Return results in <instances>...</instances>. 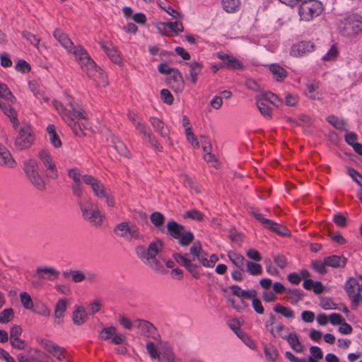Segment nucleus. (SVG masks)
Instances as JSON below:
<instances>
[{"instance_id": "obj_1", "label": "nucleus", "mask_w": 362, "mask_h": 362, "mask_svg": "<svg viewBox=\"0 0 362 362\" xmlns=\"http://www.w3.org/2000/svg\"><path fill=\"white\" fill-rule=\"evenodd\" d=\"M163 242L160 238H155L147 247L137 245L135 247L136 257L146 266L156 272H163L164 267L157 257L162 252Z\"/></svg>"}, {"instance_id": "obj_2", "label": "nucleus", "mask_w": 362, "mask_h": 362, "mask_svg": "<svg viewBox=\"0 0 362 362\" xmlns=\"http://www.w3.org/2000/svg\"><path fill=\"white\" fill-rule=\"evenodd\" d=\"M73 54L78 61L81 68L86 75L95 81L98 86H105L107 84L106 76L90 58L88 52L81 46L74 47Z\"/></svg>"}, {"instance_id": "obj_3", "label": "nucleus", "mask_w": 362, "mask_h": 362, "mask_svg": "<svg viewBox=\"0 0 362 362\" xmlns=\"http://www.w3.org/2000/svg\"><path fill=\"white\" fill-rule=\"evenodd\" d=\"M70 108L72 111H69L64 115V120L71 127L73 132L78 136L85 135L83 129H88L89 124L85 112L82 109H77L74 101H69Z\"/></svg>"}, {"instance_id": "obj_4", "label": "nucleus", "mask_w": 362, "mask_h": 362, "mask_svg": "<svg viewBox=\"0 0 362 362\" xmlns=\"http://www.w3.org/2000/svg\"><path fill=\"white\" fill-rule=\"evenodd\" d=\"M83 182L90 186L94 194L99 199H105L106 204L109 207H113L115 204L114 198L110 191L107 189L104 184L90 175H83L82 176Z\"/></svg>"}, {"instance_id": "obj_5", "label": "nucleus", "mask_w": 362, "mask_h": 362, "mask_svg": "<svg viewBox=\"0 0 362 362\" xmlns=\"http://www.w3.org/2000/svg\"><path fill=\"white\" fill-rule=\"evenodd\" d=\"M339 33L346 37H354L362 32V16L351 14L340 21L338 25Z\"/></svg>"}, {"instance_id": "obj_6", "label": "nucleus", "mask_w": 362, "mask_h": 362, "mask_svg": "<svg viewBox=\"0 0 362 362\" xmlns=\"http://www.w3.org/2000/svg\"><path fill=\"white\" fill-rule=\"evenodd\" d=\"M23 169L29 182L37 189L43 190L46 183L38 170L37 162L32 158L27 159L23 163Z\"/></svg>"}, {"instance_id": "obj_7", "label": "nucleus", "mask_w": 362, "mask_h": 362, "mask_svg": "<svg viewBox=\"0 0 362 362\" xmlns=\"http://www.w3.org/2000/svg\"><path fill=\"white\" fill-rule=\"evenodd\" d=\"M166 228L169 235L178 240V243L182 246L189 245L194 240L193 233L189 230H186L182 225L175 221H168Z\"/></svg>"}, {"instance_id": "obj_8", "label": "nucleus", "mask_w": 362, "mask_h": 362, "mask_svg": "<svg viewBox=\"0 0 362 362\" xmlns=\"http://www.w3.org/2000/svg\"><path fill=\"white\" fill-rule=\"evenodd\" d=\"M322 9V5L319 1L306 0L300 4L298 13L302 20L309 21L319 16Z\"/></svg>"}, {"instance_id": "obj_9", "label": "nucleus", "mask_w": 362, "mask_h": 362, "mask_svg": "<svg viewBox=\"0 0 362 362\" xmlns=\"http://www.w3.org/2000/svg\"><path fill=\"white\" fill-rule=\"evenodd\" d=\"M116 235L123 238L126 240H141L144 236L139 232V228L129 222H122L117 224L114 229Z\"/></svg>"}, {"instance_id": "obj_10", "label": "nucleus", "mask_w": 362, "mask_h": 362, "mask_svg": "<svg viewBox=\"0 0 362 362\" xmlns=\"http://www.w3.org/2000/svg\"><path fill=\"white\" fill-rule=\"evenodd\" d=\"M35 136L30 126L23 125L21 127L18 135L14 141L15 148L18 151L26 149L33 144Z\"/></svg>"}, {"instance_id": "obj_11", "label": "nucleus", "mask_w": 362, "mask_h": 362, "mask_svg": "<svg viewBox=\"0 0 362 362\" xmlns=\"http://www.w3.org/2000/svg\"><path fill=\"white\" fill-rule=\"evenodd\" d=\"M82 211L83 217L96 226H101L103 216L96 208L93 207V203L90 201L87 205L78 203Z\"/></svg>"}, {"instance_id": "obj_12", "label": "nucleus", "mask_w": 362, "mask_h": 362, "mask_svg": "<svg viewBox=\"0 0 362 362\" xmlns=\"http://www.w3.org/2000/svg\"><path fill=\"white\" fill-rule=\"evenodd\" d=\"M38 157L45 168L46 177L53 180L57 179L59 173L51 154L45 150H41L38 153Z\"/></svg>"}, {"instance_id": "obj_13", "label": "nucleus", "mask_w": 362, "mask_h": 362, "mask_svg": "<svg viewBox=\"0 0 362 362\" xmlns=\"http://www.w3.org/2000/svg\"><path fill=\"white\" fill-rule=\"evenodd\" d=\"M359 284L357 281V280L353 277L349 278L345 283L344 285V289L349 297V298L351 300L352 304H353V308H355L357 307L358 304L360 302H362V296L358 292V291L356 293L355 292V288L357 287L359 288Z\"/></svg>"}, {"instance_id": "obj_14", "label": "nucleus", "mask_w": 362, "mask_h": 362, "mask_svg": "<svg viewBox=\"0 0 362 362\" xmlns=\"http://www.w3.org/2000/svg\"><path fill=\"white\" fill-rule=\"evenodd\" d=\"M41 344L43 348L57 360L62 361L66 358V349L52 341L45 339L42 340Z\"/></svg>"}, {"instance_id": "obj_15", "label": "nucleus", "mask_w": 362, "mask_h": 362, "mask_svg": "<svg viewBox=\"0 0 362 362\" xmlns=\"http://www.w3.org/2000/svg\"><path fill=\"white\" fill-rule=\"evenodd\" d=\"M315 45L310 41H302L293 45L291 49V55L300 57L314 50Z\"/></svg>"}, {"instance_id": "obj_16", "label": "nucleus", "mask_w": 362, "mask_h": 362, "mask_svg": "<svg viewBox=\"0 0 362 362\" xmlns=\"http://www.w3.org/2000/svg\"><path fill=\"white\" fill-rule=\"evenodd\" d=\"M134 327L141 331V334L146 337L155 338L156 335V328L150 322L144 320L137 319L134 321Z\"/></svg>"}, {"instance_id": "obj_17", "label": "nucleus", "mask_w": 362, "mask_h": 362, "mask_svg": "<svg viewBox=\"0 0 362 362\" xmlns=\"http://www.w3.org/2000/svg\"><path fill=\"white\" fill-rule=\"evenodd\" d=\"M149 122L155 131L158 133L161 137L171 144L170 129L168 126L161 119L156 117H151Z\"/></svg>"}, {"instance_id": "obj_18", "label": "nucleus", "mask_w": 362, "mask_h": 362, "mask_svg": "<svg viewBox=\"0 0 362 362\" xmlns=\"http://www.w3.org/2000/svg\"><path fill=\"white\" fill-rule=\"evenodd\" d=\"M217 57L222 60L221 67L231 69H241L243 67V64L239 60L230 55L217 53Z\"/></svg>"}, {"instance_id": "obj_19", "label": "nucleus", "mask_w": 362, "mask_h": 362, "mask_svg": "<svg viewBox=\"0 0 362 362\" xmlns=\"http://www.w3.org/2000/svg\"><path fill=\"white\" fill-rule=\"evenodd\" d=\"M36 275L40 280H54L57 279L59 272L53 267H40L36 269Z\"/></svg>"}, {"instance_id": "obj_20", "label": "nucleus", "mask_w": 362, "mask_h": 362, "mask_svg": "<svg viewBox=\"0 0 362 362\" xmlns=\"http://www.w3.org/2000/svg\"><path fill=\"white\" fill-rule=\"evenodd\" d=\"M0 165L8 168H13L16 165V162L11 153L2 144H0Z\"/></svg>"}, {"instance_id": "obj_21", "label": "nucleus", "mask_w": 362, "mask_h": 362, "mask_svg": "<svg viewBox=\"0 0 362 362\" xmlns=\"http://www.w3.org/2000/svg\"><path fill=\"white\" fill-rule=\"evenodd\" d=\"M186 65L189 67V76H187V79L190 80L193 84H195L198 80L197 76L203 69V64L199 62L192 61L187 62Z\"/></svg>"}, {"instance_id": "obj_22", "label": "nucleus", "mask_w": 362, "mask_h": 362, "mask_svg": "<svg viewBox=\"0 0 362 362\" xmlns=\"http://www.w3.org/2000/svg\"><path fill=\"white\" fill-rule=\"evenodd\" d=\"M101 47L107 54L109 58L115 64H121L122 60L118 51L110 42H103L100 43Z\"/></svg>"}, {"instance_id": "obj_23", "label": "nucleus", "mask_w": 362, "mask_h": 362, "mask_svg": "<svg viewBox=\"0 0 362 362\" xmlns=\"http://www.w3.org/2000/svg\"><path fill=\"white\" fill-rule=\"evenodd\" d=\"M53 35L62 46L68 51L73 52L74 47H76L74 46V43L66 34H64L61 30L57 29L54 30Z\"/></svg>"}, {"instance_id": "obj_24", "label": "nucleus", "mask_w": 362, "mask_h": 362, "mask_svg": "<svg viewBox=\"0 0 362 362\" xmlns=\"http://www.w3.org/2000/svg\"><path fill=\"white\" fill-rule=\"evenodd\" d=\"M347 262V259L344 256L331 255L325 257V264L332 268H344Z\"/></svg>"}, {"instance_id": "obj_25", "label": "nucleus", "mask_w": 362, "mask_h": 362, "mask_svg": "<svg viewBox=\"0 0 362 362\" xmlns=\"http://www.w3.org/2000/svg\"><path fill=\"white\" fill-rule=\"evenodd\" d=\"M282 339L287 341L291 347L297 353H302L304 346L300 343L298 336L296 332H291L287 336H281Z\"/></svg>"}, {"instance_id": "obj_26", "label": "nucleus", "mask_w": 362, "mask_h": 362, "mask_svg": "<svg viewBox=\"0 0 362 362\" xmlns=\"http://www.w3.org/2000/svg\"><path fill=\"white\" fill-rule=\"evenodd\" d=\"M87 317V313L83 306L77 305L75 307L72 316L73 322L75 325H82L86 322Z\"/></svg>"}, {"instance_id": "obj_27", "label": "nucleus", "mask_w": 362, "mask_h": 362, "mask_svg": "<svg viewBox=\"0 0 362 362\" xmlns=\"http://www.w3.org/2000/svg\"><path fill=\"white\" fill-rule=\"evenodd\" d=\"M228 257L237 268L240 271H245L247 260H246L243 255L235 252L229 251L228 252Z\"/></svg>"}, {"instance_id": "obj_28", "label": "nucleus", "mask_w": 362, "mask_h": 362, "mask_svg": "<svg viewBox=\"0 0 362 362\" xmlns=\"http://www.w3.org/2000/svg\"><path fill=\"white\" fill-rule=\"evenodd\" d=\"M0 109L4 113L7 115L13 124V127L16 129L19 124L18 120L16 116L14 110L11 107V105L6 104L0 100Z\"/></svg>"}, {"instance_id": "obj_29", "label": "nucleus", "mask_w": 362, "mask_h": 362, "mask_svg": "<svg viewBox=\"0 0 362 362\" xmlns=\"http://www.w3.org/2000/svg\"><path fill=\"white\" fill-rule=\"evenodd\" d=\"M67 301L64 298L59 299L54 309V318L55 322L57 324H60L62 322V319L64 317V313L66 310Z\"/></svg>"}, {"instance_id": "obj_30", "label": "nucleus", "mask_w": 362, "mask_h": 362, "mask_svg": "<svg viewBox=\"0 0 362 362\" xmlns=\"http://www.w3.org/2000/svg\"><path fill=\"white\" fill-rule=\"evenodd\" d=\"M0 100L6 104H13L15 100L7 86L0 82Z\"/></svg>"}, {"instance_id": "obj_31", "label": "nucleus", "mask_w": 362, "mask_h": 362, "mask_svg": "<svg viewBox=\"0 0 362 362\" xmlns=\"http://www.w3.org/2000/svg\"><path fill=\"white\" fill-rule=\"evenodd\" d=\"M269 223L265 224L264 227L267 229L271 230L273 232L281 235H288L289 234V230L281 225L278 224L272 221V220H269Z\"/></svg>"}, {"instance_id": "obj_32", "label": "nucleus", "mask_w": 362, "mask_h": 362, "mask_svg": "<svg viewBox=\"0 0 362 362\" xmlns=\"http://www.w3.org/2000/svg\"><path fill=\"white\" fill-rule=\"evenodd\" d=\"M160 354L163 355V359L166 362H173L175 356L171 347L167 342L160 343Z\"/></svg>"}, {"instance_id": "obj_33", "label": "nucleus", "mask_w": 362, "mask_h": 362, "mask_svg": "<svg viewBox=\"0 0 362 362\" xmlns=\"http://www.w3.org/2000/svg\"><path fill=\"white\" fill-rule=\"evenodd\" d=\"M112 146L119 153L127 158L130 157V152L125 146V144L118 138H115L112 140Z\"/></svg>"}, {"instance_id": "obj_34", "label": "nucleus", "mask_w": 362, "mask_h": 362, "mask_svg": "<svg viewBox=\"0 0 362 362\" xmlns=\"http://www.w3.org/2000/svg\"><path fill=\"white\" fill-rule=\"evenodd\" d=\"M256 105L262 115L267 118L271 117L272 110L267 103L264 102V99H261L259 97L257 96Z\"/></svg>"}, {"instance_id": "obj_35", "label": "nucleus", "mask_w": 362, "mask_h": 362, "mask_svg": "<svg viewBox=\"0 0 362 362\" xmlns=\"http://www.w3.org/2000/svg\"><path fill=\"white\" fill-rule=\"evenodd\" d=\"M47 133L49 136V141L52 146L59 148L62 146L61 140L55 131V127L53 124H49L47 128Z\"/></svg>"}, {"instance_id": "obj_36", "label": "nucleus", "mask_w": 362, "mask_h": 362, "mask_svg": "<svg viewBox=\"0 0 362 362\" xmlns=\"http://www.w3.org/2000/svg\"><path fill=\"white\" fill-rule=\"evenodd\" d=\"M269 70L278 81H282L287 76V71L279 65L272 64Z\"/></svg>"}, {"instance_id": "obj_37", "label": "nucleus", "mask_w": 362, "mask_h": 362, "mask_svg": "<svg viewBox=\"0 0 362 362\" xmlns=\"http://www.w3.org/2000/svg\"><path fill=\"white\" fill-rule=\"evenodd\" d=\"M327 121L340 131H346V124L343 119H340L334 115H329L327 117Z\"/></svg>"}, {"instance_id": "obj_38", "label": "nucleus", "mask_w": 362, "mask_h": 362, "mask_svg": "<svg viewBox=\"0 0 362 362\" xmlns=\"http://www.w3.org/2000/svg\"><path fill=\"white\" fill-rule=\"evenodd\" d=\"M261 99H264V102H270L272 105L279 107L282 104V101L279 98V97L271 93V92H265L260 95H257Z\"/></svg>"}, {"instance_id": "obj_39", "label": "nucleus", "mask_w": 362, "mask_h": 362, "mask_svg": "<svg viewBox=\"0 0 362 362\" xmlns=\"http://www.w3.org/2000/svg\"><path fill=\"white\" fill-rule=\"evenodd\" d=\"M286 293L289 295L288 298L291 299L292 304H296L304 296L303 291L297 288H288Z\"/></svg>"}, {"instance_id": "obj_40", "label": "nucleus", "mask_w": 362, "mask_h": 362, "mask_svg": "<svg viewBox=\"0 0 362 362\" xmlns=\"http://www.w3.org/2000/svg\"><path fill=\"white\" fill-rule=\"evenodd\" d=\"M223 8L228 13H235L240 7L239 0H222Z\"/></svg>"}, {"instance_id": "obj_41", "label": "nucleus", "mask_w": 362, "mask_h": 362, "mask_svg": "<svg viewBox=\"0 0 362 362\" xmlns=\"http://www.w3.org/2000/svg\"><path fill=\"white\" fill-rule=\"evenodd\" d=\"M169 85L178 82L180 88L184 85V80L182 74L177 69H174L168 78Z\"/></svg>"}, {"instance_id": "obj_42", "label": "nucleus", "mask_w": 362, "mask_h": 362, "mask_svg": "<svg viewBox=\"0 0 362 362\" xmlns=\"http://www.w3.org/2000/svg\"><path fill=\"white\" fill-rule=\"evenodd\" d=\"M245 271L247 272L250 275L256 276L262 274V269L260 264L247 261Z\"/></svg>"}, {"instance_id": "obj_43", "label": "nucleus", "mask_w": 362, "mask_h": 362, "mask_svg": "<svg viewBox=\"0 0 362 362\" xmlns=\"http://www.w3.org/2000/svg\"><path fill=\"white\" fill-rule=\"evenodd\" d=\"M274 310L287 318H293L294 317V313L290 308L281 305L280 304L276 305Z\"/></svg>"}, {"instance_id": "obj_44", "label": "nucleus", "mask_w": 362, "mask_h": 362, "mask_svg": "<svg viewBox=\"0 0 362 362\" xmlns=\"http://www.w3.org/2000/svg\"><path fill=\"white\" fill-rule=\"evenodd\" d=\"M184 218H190L197 221H204V214L197 209L186 211L183 215Z\"/></svg>"}, {"instance_id": "obj_45", "label": "nucleus", "mask_w": 362, "mask_h": 362, "mask_svg": "<svg viewBox=\"0 0 362 362\" xmlns=\"http://www.w3.org/2000/svg\"><path fill=\"white\" fill-rule=\"evenodd\" d=\"M339 55V51L335 45H333L327 52L322 57L324 61H334L337 59Z\"/></svg>"}, {"instance_id": "obj_46", "label": "nucleus", "mask_w": 362, "mask_h": 362, "mask_svg": "<svg viewBox=\"0 0 362 362\" xmlns=\"http://www.w3.org/2000/svg\"><path fill=\"white\" fill-rule=\"evenodd\" d=\"M326 267H327V264H325V259L323 261L313 260L311 262L312 269L320 274H327V271L326 269Z\"/></svg>"}, {"instance_id": "obj_47", "label": "nucleus", "mask_w": 362, "mask_h": 362, "mask_svg": "<svg viewBox=\"0 0 362 362\" xmlns=\"http://www.w3.org/2000/svg\"><path fill=\"white\" fill-rule=\"evenodd\" d=\"M115 327L113 326L103 328L99 333V337L105 341L112 339L115 334Z\"/></svg>"}, {"instance_id": "obj_48", "label": "nucleus", "mask_w": 362, "mask_h": 362, "mask_svg": "<svg viewBox=\"0 0 362 362\" xmlns=\"http://www.w3.org/2000/svg\"><path fill=\"white\" fill-rule=\"evenodd\" d=\"M20 299L23 306L28 310L32 309L33 307V303L30 296L26 292H22L20 293Z\"/></svg>"}, {"instance_id": "obj_49", "label": "nucleus", "mask_w": 362, "mask_h": 362, "mask_svg": "<svg viewBox=\"0 0 362 362\" xmlns=\"http://www.w3.org/2000/svg\"><path fill=\"white\" fill-rule=\"evenodd\" d=\"M150 219L151 223L156 226V227H160L163 226L165 217L164 216L160 213V212H153L151 214L150 216Z\"/></svg>"}, {"instance_id": "obj_50", "label": "nucleus", "mask_w": 362, "mask_h": 362, "mask_svg": "<svg viewBox=\"0 0 362 362\" xmlns=\"http://www.w3.org/2000/svg\"><path fill=\"white\" fill-rule=\"evenodd\" d=\"M13 310L12 308H6L0 313V323H7L13 317Z\"/></svg>"}, {"instance_id": "obj_51", "label": "nucleus", "mask_w": 362, "mask_h": 362, "mask_svg": "<svg viewBox=\"0 0 362 362\" xmlns=\"http://www.w3.org/2000/svg\"><path fill=\"white\" fill-rule=\"evenodd\" d=\"M161 25L164 27H168L175 33H177L178 32H182L184 30L182 23L178 21L175 22H168L165 23H162Z\"/></svg>"}, {"instance_id": "obj_52", "label": "nucleus", "mask_w": 362, "mask_h": 362, "mask_svg": "<svg viewBox=\"0 0 362 362\" xmlns=\"http://www.w3.org/2000/svg\"><path fill=\"white\" fill-rule=\"evenodd\" d=\"M192 259H189L186 264L184 266L187 270L192 274L195 279L199 278V274L197 271L198 265L192 263Z\"/></svg>"}, {"instance_id": "obj_53", "label": "nucleus", "mask_w": 362, "mask_h": 362, "mask_svg": "<svg viewBox=\"0 0 362 362\" xmlns=\"http://www.w3.org/2000/svg\"><path fill=\"white\" fill-rule=\"evenodd\" d=\"M146 348L151 358L160 360V356L153 342L148 341Z\"/></svg>"}, {"instance_id": "obj_54", "label": "nucleus", "mask_w": 362, "mask_h": 362, "mask_svg": "<svg viewBox=\"0 0 362 362\" xmlns=\"http://www.w3.org/2000/svg\"><path fill=\"white\" fill-rule=\"evenodd\" d=\"M307 92L306 95L313 100H318L320 98L317 96L315 93L316 90L318 88L317 83H309L307 84Z\"/></svg>"}, {"instance_id": "obj_55", "label": "nucleus", "mask_w": 362, "mask_h": 362, "mask_svg": "<svg viewBox=\"0 0 362 362\" xmlns=\"http://www.w3.org/2000/svg\"><path fill=\"white\" fill-rule=\"evenodd\" d=\"M22 35L25 37L28 42H30L35 47L38 48V45L40 44V39L37 38L35 35L32 34L28 31H23L22 33Z\"/></svg>"}, {"instance_id": "obj_56", "label": "nucleus", "mask_w": 362, "mask_h": 362, "mask_svg": "<svg viewBox=\"0 0 362 362\" xmlns=\"http://www.w3.org/2000/svg\"><path fill=\"white\" fill-rule=\"evenodd\" d=\"M160 97L163 101L168 105H172L174 98L171 93L167 89H163L160 91Z\"/></svg>"}, {"instance_id": "obj_57", "label": "nucleus", "mask_w": 362, "mask_h": 362, "mask_svg": "<svg viewBox=\"0 0 362 362\" xmlns=\"http://www.w3.org/2000/svg\"><path fill=\"white\" fill-rule=\"evenodd\" d=\"M135 127L136 129L146 137L151 133V129L141 121H138L135 124Z\"/></svg>"}, {"instance_id": "obj_58", "label": "nucleus", "mask_w": 362, "mask_h": 362, "mask_svg": "<svg viewBox=\"0 0 362 362\" xmlns=\"http://www.w3.org/2000/svg\"><path fill=\"white\" fill-rule=\"evenodd\" d=\"M68 175L69 177L72 178L74 182H81V173L79 169L77 168H74L68 170Z\"/></svg>"}, {"instance_id": "obj_59", "label": "nucleus", "mask_w": 362, "mask_h": 362, "mask_svg": "<svg viewBox=\"0 0 362 362\" xmlns=\"http://www.w3.org/2000/svg\"><path fill=\"white\" fill-rule=\"evenodd\" d=\"M16 69L17 71H21L23 73H26L30 71V66L28 63H27L25 60H19L16 64Z\"/></svg>"}, {"instance_id": "obj_60", "label": "nucleus", "mask_w": 362, "mask_h": 362, "mask_svg": "<svg viewBox=\"0 0 362 362\" xmlns=\"http://www.w3.org/2000/svg\"><path fill=\"white\" fill-rule=\"evenodd\" d=\"M160 7L162 9H163L166 13H168L169 15H170L173 18L175 19H179L181 17V15L179 12H177L176 10L173 8L170 5L166 4L164 6H161Z\"/></svg>"}, {"instance_id": "obj_61", "label": "nucleus", "mask_w": 362, "mask_h": 362, "mask_svg": "<svg viewBox=\"0 0 362 362\" xmlns=\"http://www.w3.org/2000/svg\"><path fill=\"white\" fill-rule=\"evenodd\" d=\"M310 351L312 357L316 360L322 359L323 357V353L321 349L316 346H313L310 348Z\"/></svg>"}, {"instance_id": "obj_62", "label": "nucleus", "mask_w": 362, "mask_h": 362, "mask_svg": "<svg viewBox=\"0 0 362 362\" xmlns=\"http://www.w3.org/2000/svg\"><path fill=\"white\" fill-rule=\"evenodd\" d=\"M335 303L328 298H323L320 300V306L325 310L335 309Z\"/></svg>"}, {"instance_id": "obj_63", "label": "nucleus", "mask_w": 362, "mask_h": 362, "mask_svg": "<svg viewBox=\"0 0 362 362\" xmlns=\"http://www.w3.org/2000/svg\"><path fill=\"white\" fill-rule=\"evenodd\" d=\"M344 319L338 313H332L329 315V321L333 325H340Z\"/></svg>"}, {"instance_id": "obj_64", "label": "nucleus", "mask_w": 362, "mask_h": 362, "mask_svg": "<svg viewBox=\"0 0 362 362\" xmlns=\"http://www.w3.org/2000/svg\"><path fill=\"white\" fill-rule=\"evenodd\" d=\"M349 174L352 179L361 187H362V176L354 168L349 169Z\"/></svg>"}]
</instances>
